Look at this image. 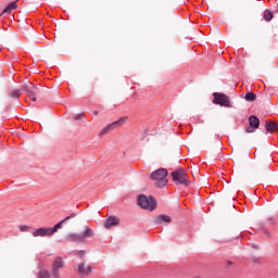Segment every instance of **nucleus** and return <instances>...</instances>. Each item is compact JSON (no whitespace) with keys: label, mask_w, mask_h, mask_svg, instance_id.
I'll return each mask as SVG.
<instances>
[{"label":"nucleus","mask_w":278,"mask_h":278,"mask_svg":"<svg viewBox=\"0 0 278 278\" xmlns=\"http://www.w3.org/2000/svg\"><path fill=\"white\" fill-rule=\"evenodd\" d=\"M92 273V266H88L87 269L85 270V275H90Z\"/></svg>","instance_id":"nucleus-28"},{"label":"nucleus","mask_w":278,"mask_h":278,"mask_svg":"<svg viewBox=\"0 0 278 278\" xmlns=\"http://www.w3.org/2000/svg\"><path fill=\"white\" fill-rule=\"evenodd\" d=\"M34 238H51V228L41 227L33 231Z\"/></svg>","instance_id":"nucleus-9"},{"label":"nucleus","mask_w":278,"mask_h":278,"mask_svg":"<svg viewBox=\"0 0 278 278\" xmlns=\"http://www.w3.org/2000/svg\"><path fill=\"white\" fill-rule=\"evenodd\" d=\"M121 225V218L117 216L111 215L106 218L104 224L105 229H112V227H118Z\"/></svg>","instance_id":"nucleus-11"},{"label":"nucleus","mask_w":278,"mask_h":278,"mask_svg":"<svg viewBox=\"0 0 278 278\" xmlns=\"http://www.w3.org/2000/svg\"><path fill=\"white\" fill-rule=\"evenodd\" d=\"M29 229V226L22 225L20 226V231H27Z\"/></svg>","instance_id":"nucleus-27"},{"label":"nucleus","mask_w":278,"mask_h":278,"mask_svg":"<svg viewBox=\"0 0 278 278\" xmlns=\"http://www.w3.org/2000/svg\"><path fill=\"white\" fill-rule=\"evenodd\" d=\"M77 216V213H72L70 216L65 217L61 222H59L56 225H54L52 228H50V233L53 236L54 233H58V229H62V225L64 223H68L71 218H75Z\"/></svg>","instance_id":"nucleus-10"},{"label":"nucleus","mask_w":278,"mask_h":278,"mask_svg":"<svg viewBox=\"0 0 278 278\" xmlns=\"http://www.w3.org/2000/svg\"><path fill=\"white\" fill-rule=\"evenodd\" d=\"M253 249H260V247L255 243L252 244Z\"/></svg>","instance_id":"nucleus-31"},{"label":"nucleus","mask_w":278,"mask_h":278,"mask_svg":"<svg viewBox=\"0 0 278 278\" xmlns=\"http://www.w3.org/2000/svg\"><path fill=\"white\" fill-rule=\"evenodd\" d=\"M75 270L79 275H86V262L80 263Z\"/></svg>","instance_id":"nucleus-19"},{"label":"nucleus","mask_w":278,"mask_h":278,"mask_svg":"<svg viewBox=\"0 0 278 278\" xmlns=\"http://www.w3.org/2000/svg\"><path fill=\"white\" fill-rule=\"evenodd\" d=\"M38 278H51V273L49 270H40L38 274Z\"/></svg>","instance_id":"nucleus-22"},{"label":"nucleus","mask_w":278,"mask_h":278,"mask_svg":"<svg viewBox=\"0 0 278 278\" xmlns=\"http://www.w3.org/2000/svg\"><path fill=\"white\" fill-rule=\"evenodd\" d=\"M127 121V117H121L118 121H115L111 124H109L106 127H104L99 136H105V134H110V131H114V129L118 128V127H123V125H125V122Z\"/></svg>","instance_id":"nucleus-5"},{"label":"nucleus","mask_w":278,"mask_h":278,"mask_svg":"<svg viewBox=\"0 0 278 278\" xmlns=\"http://www.w3.org/2000/svg\"><path fill=\"white\" fill-rule=\"evenodd\" d=\"M22 89H23L24 92H26V94H27L28 91L31 90V83H29V85H27V84L22 85Z\"/></svg>","instance_id":"nucleus-23"},{"label":"nucleus","mask_w":278,"mask_h":278,"mask_svg":"<svg viewBox=\"0 0 278 278\" xmlns=\"http://www.w3.org/2000/svg\"><path fill=\"white\" fill-rule=\"evenodd\" d=\"M244 99H245V101L253 102V101L257 100V94H255L254 92L250 91V92L245 93Z\"/></svg>","instance_id":"nucleus-18"},{"label":"nucleus","mask_w":278,"mask_h":278,"mask_svg":"<svg viewBox=\"0 0 278 278\" xmlns=\"http://www.w3.org/2000/svg\"><path fill=\"white\" fill-rule=\"evenodd\" d=\"M137 205L141 207V210H148V212H153L157 210V200L153 195L139 194L137 197Z\"/></svg>","instance_id":"nucleus-1"},{"label":"nucleus","mask_w":278,"mask_h":278,"mask_svg":"<svg viewBox=\"0 0 278 278\" xmlns=\"http://www.w3.org/2000/svg\"><path fill=\"white\" fill-rule=\"evenodd\" d=\"M267 222H268V225H271V226L275 225L276 223L275 217H268Z\"/></svg>","instance_id":"nucleus-26"},{"label":"nucleus","mask_w":278,"mask_h":278,"mask_svg":"<svg viewBox=\"0 0 278 278\" xmlns=\"http://www.w3.org/2000/svg\"><path fill=\"white\" fill-rule=\"evenodd\" d=\"M252 262L253 264H260V257H253Z\"/></svg>","instance_id":"nucleus-30"},{"label":"nucleus","mask_w":278,"mask_h":278,"mask_svg":"<svg viewBox=\"0 0 278 278\" xmlns=\"http://www.w3.org/2000/svg\"><path fill=\"white\" fill-rule=\"evenodd\" d=\"M213 98V103L215 105H220L222 108H231V100H229V96L220 92H214Z\"/></svg>","instance_id":"nucleus-4"},{"label":"nucleus","mask_w":278,"mask_h":278,"mask_svg":"<svg viewBox=\"0 0 278 278\" xmlns=\"http://www.w3.org/2000/svg\"><path fill=\"white\" fill-rule=\"evenodd\" d=\"M80 238L83 239V244L88 242L89 238H94V230L90 227H86L85 231L80 233Z\"/></svg>","instance_id":"nucleus-13"},{"label":"nucleus","mask_w":278,"mask_h":278,"mask_svg":"<svg viewBox=\"0 0 278 278\" xmlns=\"http://www.w3.org/2000/svg\"><path fill=\"white\" fill-rule=\"evenodd\" d=\"M172 179L176 182L177 186H185V188L190 187L192 181L188 178V174L186 173V169L178 168L174 172H172Z\"/></svg>","instance_id":"nucleus-3"},{"label":"nucleus","mask_w":278,"mask_h":278,"mask_svg":"<svg viewBox=\"0 0 278 278\" xmlns=\"http://www.w3.org/2000/svg\"><path fill=\"white\" fill-rule=\"evenodd\" d=\"M81 118H86V113H79L74 116L75 121H81Z\"/></svg>","instance_id":"nucleus-24"},{"label":"nucleus","mask_w":278,"mask_h":278,"mask_svg":"<svg viewBox=\"0 0 278 278\" xmlns=\"http://www.w3.org/2000/svg\"><path fill=\"white\" fill-rule=\"evenodd\" d=\"M231 264H233V263H231V261H228V265L231 266Z\"/></svg>","instance_id":"nucleus-33"},{"label":"nucleus","mask_w":278,"mask_h":278,"mask_svg":"<svg viewBox=\"0 0 278 278\" xmlns=\"http://www.w3.org/2000/svg\"><path fill=\"white\" fill-rule=\"evenodd\" d=\"M78 255H79L80 260H84V257L86 256V251H84V250L78 251Z\"/></svg>","instance_id":"nucleus-25"},{"label":"nucleus","mask_w":278,"mask_h":278,"mask_svg":"<svg viewBox=\"0 0 278 278\" xmlns=\"http://www.w3.org/2000/svg\"><path fill=\"white\" fill-rule=\"evenodd\" d=\"M256 129H260V117L251 115L249 117V127L245 128V134H254Z\"/></svg>","instance_id":"nucleus-6"},{"label":"nucleus","mask_w":278,"mask_h":278,"mask_svg":"<svg viewBox=\"0 0 278 278\" xmlns=\"http://www.w3.org/2000/svg\"><path fill=\"white\" fill-rule=\"evenodd\" d=\"M16 8H18V4L16 3V1H13L2 10L1 14H11L12 10H16Z\"/></svg>","instance_id":"nucleus-16"},{"label":"nucleus","mask_w":278,"mask_h":278,"mask_svg":"<svg viewBox=\"0 0 278 278\" xmlns=\"http://www.w3.org/2000/svg\"><path fill=\"white\" fill-rule=\"evenodd\" d=\"M38 94H40V88L38 86L34 85V83H30V89L27 93V97L30 98V101L36 102L38 101Z\"/></svg>","instance_id":"nucleus-12"},{"label":"nucleus","mask_w":278,"mask_h":278,"mask_svg":"<svg viewBox=\"0 0 278 278\" xmlns=\"http://www.w3.org/2000/svg\"><path fill=\"white\" fill-rule=\"evenodd\" d=\"M8 96L10 99H15V101H18V99H21V90L20 89L9 90Z\"/></svg>","instance_id":"nucleus-17"},{"label":"nucleus","mask_w":278,"mask_h":278,"mask_svg":"<svg viewBox=\"0 0 278 278\" xmlns=\"http://www.w3.org/2000/svg\"><path fill=\"white\" fill-rule=\"evenodd\" d=\"M265 129H266V131H268V134H275V131H278L277 122L266 121L265 122Z\"/></svg>","instance_id":"nucleus-15"},{"label":"nucleus","mask_w":278,"mask_h":278,"mask_svg":"<svg viewBox=\"0 0 278 278\" xmlns=\"http://www.w3.org/2000/svg\"><path fill=\"white\" fill-rule=\"evenodd\" d=\"M258 227L263 231V233H265V236H267V238H270V231H268V229L266 228L265 223L258 224Z\"/></svg>","instance_id":"nucleus-21"},{"label":"nucleus","mask_w":278,"mask_h":278,"mask_svg":"<svg viewBox=\"0 0 278 278\" xmlns=\"http://www.w3.org/2000/svg\"><path fill=\"white\" fill-rule=\"evenodd\" d=\"M60 268H64V260H62V256L55 257L54 262L52 263L53 277L60 278Z\"/></svg>","instance_id":"nucleus-7"},{"label":"nucleus","mask_w":278,"mask_h":278,"mask_svg":"<svg viewBox=\"0 0 278 278\" xmlns=\"http://www.w3.org/2000/svg\"><path fill=\"white\" fill-rule=\"evenodd\" d=\"M65 239L67 240V242H77L78 244H84L80 233H70L66 236Z\"/></svg>","instance_id":"nucleus-14"},{"label":"nucleus","mask_w":278,"mask_h":278,"mask_svg":"<svg viewBox=\"0 0 278 278\" xmlns=\"http://www.w3.org/2000/svg\"><path fill=\"white\" fill-rule=\"evenodd\" d=\"M7 77H8V80H7L8 84H12V81H14V76L9 75Z\"/></svg>","instance_id":"nucleus-29"},{"label":"nucleus","mask_w":278,"mask_h":278,"mask_svg":"<svg viewBox=\"0 0 278 278\" xmlns=\"http://www.w3.org/2000/svg\"><path fill=\"white\" fill-rule=\"evenodd\" d=\"M173 223V217L166 214H161L154 217L153 225H170Z\"/></svg>","instance_id":"nucleus-8"},{"label":"nucleus","mask_w":278,"mask_h":278,"mask_svg":"<svg viewBox=\"0 0 278 278\" xmlns=\"http://www.w3.org/2000/svg\"><path fill=\"white\" fill-rule=\"evenodd\" d=\"M166 177H168V170L166 168H159L150 176L152 181H155L156 188H166L168 186V179Z\"/></svg>","instance_id":"nucleus-2"},{"label":"nucleus","mask_w":278,"mask_h":278,"mask_svg":"<svg viewBox=\"0 0 278 278\" xmlns=\"http://www.w3.org/2000/svg\"><path fill=\"white\" fill-rule=\"evenodd\" d=\"M93 116H99V111H94Z\"/></svg>","instance_id":"nucleus-32"},{"label":"nucleus","mask_w":278,"mask_h":278,"mask_svg":"<svg viewBox=\"0 0 278 278\" xmlns=\"http://www.w3.org/2000/svg\"><path fill=\"white\" fill-rule=\"evenodd\" d=\"M273 12L270 10H265L264 14H263V18L264 21H266L267 23H269V21H273Z\"/></svg>","instance_id":"nucleus-20"}]
</instances>
